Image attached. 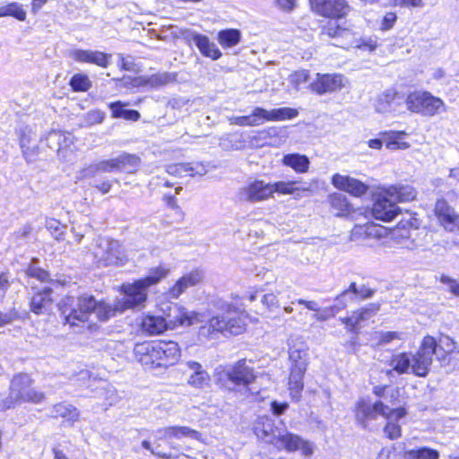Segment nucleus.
Segmentation results:
<instances>
[{
  "mask_svg": "<svg viewBox=\"0 0 459 459\" xmlns=\"http://www.w3.org/2000/svg\"><path fill=\"white\" fill-rule=\"evenodd\" d=\"M124 298L110 307L102 301H97L91 295H82L78 298L65 296L59 303V307L65 316V323L71 326L84 323L91 313H95L99 319L107 320L116 311L124 312L129 308H143L148 298V288L139 279L132 283L121 286Z\"/></svg>",
  "mask_w": 459,
  "mask_h": 459,
  "instance_id": "1",
  "label": "nucleus"
},
{
  "mask_svg": "<svg viewBox=\"0 0 459 459\" xmlns=\"http://www.w3.org/2000/svg\"><path fill=\"white\" fill-rule=\"evenodd\" d=\"M288 389L293 400L299 401L304 387V376L309 364L307 348L302 342L294 344L289 351Z\"/></svg>",
  "mask_w": 459,
  "mask_h": 459,
  "instance_id": "2",
  "label": "nucleus"
},
{
  "mask_svg": "<svg viewBox=\"0 0 459 459\" xmlns=\"http://www.w3.org/2000/svg\"><path fill=\"white\" fill-rule=\"evenodd\" d=\"M246 316L243 313H238L236 307L227 305L225 314L217 315L208 319L204 325H202L200 332L221 333L223 334H240L246 331Z\"/></svg>",
  "mask_w": 459,
  "mask_h": 459,
  "instance_id": "3",
  "label": "nucleus"
},
{
  "mask_svg": "<svg viewBox=\"0 0 459 459\" xmlns=\"http://www.w3.org/2000/svg\"><path fill=\"white\" fill-rule=\"evenodd\" d=\"M33 383L34 381L29 374L15 375L11 381L6 408L21 403H42L46 398L45 394L35 389Z\"/></svg>",
  "mask_w": 459,
  "mask_h": 459,
  "instance_id": "4",
  "label": "nucleus"
},
{
  "mask_svg": "<svg viewBox=\"0 0 459 459\" xmlns=\"http://www.w3.org/2000/svg\"><path fill=\"white\" fill-rule=\"evenodd\" d=\"M407 109L425 117H434L446 111L445 102L427 91H413L405 98Z\"/></svg>",
  "mask_w": 459,
  "mask_h": 459,
  "instance_id": "5",
  "label": "nucleus"
},
{
  "mask_svg": "<svg viewBox=\"0 0 459 459\" xmlns=\"http://www.w3.org/2000/svg\"><path fill=\"white\" fill-rule=\"evenodd\" d=\"M95 263L99 265H118L126 260V255L117 240L100 238L92 249Z\"/></svg>",
  "mask_w": 459,
  "mask_h": 459,
  "instance_id": "6",
  "label": "nucleus"
},
{
  "mask_svg": "<svg viewBox=\"0 0 459 459\" xmlns=\"http://www.w3.org/2000/svg\"><path fill=\"white\" fill-rule=\"evenodd\" d=\"M435 338L427 335L421 341L419 351L411 354V373L418 377H426L432 364V356L435 351Z\"/></svg>",
  "mask_w": 459,
  "mask_h": 459,
  "instance_id": "7",
  "label": "nucleus"
},
{
  "mask_svg": "<svg viewBox=\"0 0 459 459\" xmlns=\"http://www.w3.org/2000/svg\"><path fill=\"white\" fill-rule=\"evenodd\" d=\"M273 446L279 450H286L290 453L299 450L307 457L311 456L315 451V445L311 441L287 430L278 431Z\"/></svg>",
  "mask_w": 459,
  "mask_h": 459,
  "instance_id": "8",
  "label": "nucleus"
},
{
  "mask_svg": "<svg viewBox=\"0 0 459 459\" xmlns=\"http://www.w3.org/2000/svg\"><path fill=\"white\" fill-rule=\"evenodd\" d=\"M240 202L256 204L271 199L269 182L262 179L248 181L237 193Z\"/></svg>",
  "mask_w": 459,
  "mask_h": 459,
  "instance_id": "9",
  "label": "nucleus"
},
{
  "mask_svg": "<svg viewBox=\"0 0 459 459\" xmlns=\"http://www.w3.org/2000/svg\"><path fill=\"white\" fill-rule=\"evenodd\" d=\"M436 359L444 367H459V346L449 336L442 335L437 341L435 339Z\"/></svg>",
  "mask_w": 459,
  "mask_h": 459,
  "instance_id": "10",
  "label": "nucleus"
},
{
  "mask_svg": "<svg viewBox=\"0 0 459 459\" xmlns=\"http://www.w3.org/2000/svg\"><path fill=\"white\" fill-rule=\"evenodd\" d=\"M399 208L385 188L380 189L374 195L371 213L376 220L389 221L398 214Z\"/></svg>",
  "mask_w": 459,
  "mask_h": 459,
  "instance_id": "11",
  "label": "nucleus"
},
{
  "mask_svg": "<svg viewBox=\"0 0 459 459\" xmlns=\"http://www.w3.org/2000/svg\"><path fill=\"white\" fill-rule=\"evenodd\" d=\"M348 82V79L341 74H316L308 88L311 91L323 95L341 91Z\"/></svg>",
  "mask_w": 459,
  "mask_h": 459,
  "instance_id": "12",
  "label": "nucleus"
},
{
  "mask_svg": "<svg viewBox=\"0 0 459 459\" xmlns=\"http://www.w3.org/2000/svg\"><path fill=\"white\" fill-rule=\"evenodd\" d=\"M413 221H415V219L411 218L406 222L400 221L396 228L388 230L385 239V247L390 248L399 247L411 248L413 247V241L411 240V230L407 225L412 227Z\"/></svg>",
  "mask_w": 459,
  "mask_h": 459,
  "instance_id": "13",
  "label": "nucleus"
},
{
  "mask_svg": "<svg viewBox=\"0 0 459 459\" xmlns=\"http://www.w3.org/2000/svg\"><path fill=\"white\" fill-rule=\"evenodd\" d=\"M434 214L440 225L447 231L459 230V213L444 198L437 200L434 206Z\"/></svg>",
  "mask_w": 459,
  "mask_h": 459,
  "instance_id": "14",
  "label": "nucleus"
},
{
  "mask_svg": "<svg viewBox=\"0 0 459 459\" xmlns=\"http://www.w3.org/2000/svg\"><path fill=\"white\" fill-rule=\"evenodd\" d=\"M311 6L317 13L333 19L342 18L350 11L345 0H309Z\"/></svg>",
  "mask_w": 459,
  "mask_h": 459,
  "instance_id": "15",
  "label": "nucleus"
},
{
  "mask_svg": "<svg viewBox=\"0 0 459 459\" xmlns=\"http://www.w3.org/2000/svg\"><path fill=\"white\" fill-rule=\"evenodd\" d=\"M157 368H167L176 364L180 357L181 351L176 342L156 341Z\"/></svg>",
  "mask_w": 459,
  "mask_h": 459,
  "instance_id": "16",
  "label": "nucleus"
},
{
  "mask_svg": "<svg viewBox=\"0 0 459 459\" xmlns=\"http://www.w3.org/2000/svg\"><path fill=\"white\" fill-rule=\"evenodd\" d=\"M154 445L159 446L161 440L169 441L172 438L181 439L183 437L200 438V433L187 426H170L160 428L152 432Z\"/></svg>",
  "mask_w": 459,
  "mask_h": 459,
  "instance_id": "17",
  "label": "nucleus"
},
{
  "mask_svg": "<svg viewBox=\"0 0 459 459\" xmlns=\"http://www.w3.org/2000/svg\"><path fill=\"white\" fill-rule=\"evenodd\" d=\"M331 183L335 188L356 197L364 195L368 190V186L363 182L340 173L333 175Z\"/></svg>",
  "mask_w": 459,
  "mask_h": 459,
  "instance_id": "18",
  "label": "nucleus"
},
{
  "mask_svg": "<svg viewBox=\"0 0 459 459\" xmlns=\"http://www.w3.org/2000/svg\"><path fill=\"white\" fill-rule=\"evenodd\" d=\"M177 81L176 73L163 72L152 74L149 77H124L123 82L126 85L133 87L150 86L161 87L172 83Z\"/></svg>",
  "mask_w": 459,
  "mask_h": 459,
  "instance_id": "19",
  "label": "nucleus"
},
{
  "mask_svg": "<svg viewBox=\"0 0 459 459\" xmlns=\"http://www.w3.org/2000/svg\"><path fill=\"white\" fill-rule=\"evenodd\" d=\"M226 377L236 385H248L255 379L254 369L245 359H240L223 370Z\"/></svg>",
  "mask_w": 459,
  "mask_h": 459,
  "instance_id": "20",
  "label": "nucleus"
},
{
  "mask_svg": "<svg viewBox=\"0 0 459 459\" xmlns=\"http://www.w3.org/2000/svg\"><path fill=\"white\" fill-rule=\"evenodd\" d=\"M135 359L144 367L157 368L156 341L136 343L134 348Z\"/></svg>",
  "mask_w": 459,
  "mask_h": 459,
  "instance_id": "21",
  "label": "nucleus"
},
{
  "mask_svg": "<svg viewBox=\"0 0 459 459\" xmlns=\"http://www.w3.org/2000/svg\"><path fill=\"white\" fill-rule=\"evenodd\" d=\"M204 279V273L199 271H192L181 278H179L175 284L170 287L167 292L169 299H178L188 288L195 286L200 283Z\"/></svg>",
  "mask_w": 459,
  "mask_h": 459,
  "instance_id": "22",
  "label": "nucleus"
},
{
  "mask_svg": "<svg viewBox=\"0 0 459 459\" xmlns=\"http://www.w3.org/2000/svg\"><path fill=\"white\" fill-rule=\"evenodd\" d=\"M207 311L198 312L188 310L183 307H178V315L170 321L172 327L191 326L196 324L204 323L208 318Z\"/></svg>",
  "mask_w": 459,
  "mask_h": 459,
  "instance_id": "23",
  "label": "nucleus"
},
{
  "mask_svg": "<svg viewBox=\"0 0 459 459\" xmlns=\"http://www.w3.org/2000/svg\"><path fill=\"white\" fill-rule=\"evenodd\" d=\"M52 291L49 288L35 293L30 300V310L36 315H45L52 311L54 300L51 297Z\"/></svg>",
  "mask_w": 459,
  "mask_h": 459,
  "instance_id": "24",
  "label": "nucleus"
},
{
  "mask_svg": "<svg viewBox=\"0 0 459 459\" xmlns=\"http://www.w3.org/2000/svg\"><path fill=\"white\" fill-rule=\"evenodd\" d=\"M186 366L191 371L187 377L189 385L195 389H204L209 386L210 376L200 363L189 360L186 363Z\"/></svg>",
  "mask_w": 459,
  "mask_h": 459,
  "instance_id": "25",
  "label": "nucleus"
},
{
  "mask_svg": "<svg viewBox=\"0 0 459 459\" xmlns=\"http://www.w3.org/2000/svg\"><path fill=\"white\" fill-rule=\"evenodd\" d=\"M256 437L267 443L273 445L278 432L274 421L267 416L259 417L254 426Z\"/></svg>",
  "mask_w": 459,
  "mask_h": 459,
  "instance_id": "26",
  "label": "nucleus"
},
{
  "mask_svg": "<svg viewBox=\"0 0 459 459\" xmlns=\"http://www.w3.org/2000/svg\"><path fill=\"white\" fill-rule=\"evenodd\" d=\"M71 56L80 63H89L100 67H107L111 56L100 51L76 49L73 51Z\"/></svg>",
  "mask_w": 459,
  "mask_h": 459,
  "instance_id": "27",
  "label": "nucleus"
},
{
  "mask_svg": "<svg viewBox=\"0 0 459 459\" xmlns=\"http://www.w3.org/2000/svg\"><path fill=\"white\" fill-rule=\"evenodd\" d=\"M407 414L404 408L394 409L389 411L387 416V422L384 428L385 435L391 440L397 439L402 435V428L398 420L403 419Z\"/></svg>",
  "mask_w": 459,
  "mask_h": 459,
  "instance_id": "28",
  "label": "nucleus"
},
{
  "mask_svg": "<svg viewBox=\"0 0 459 459\" xmlns=\"http://www.w3.org/2000/svg\"><path fill=\"white\" fill-rule=\"evenodd\" d=\"M261 114L264 124V122L293 119L299 116V110L289 107L273 108L270 110L261 108Z\"/></svg>",
  "mask_w": 459,
  "mask_h": 459,
  "instance_id": "29",
  "label": "nucleus"
},
{
  "mask_svg": "<svg viewBox=\"0 0 459 459\" xmlns=\"http://www.w3.org/2000/svg\"><path fill=\"white\" fill-rule=\"evenodd\" d=\"M377 307H363L357 311H354L351 316L347 317H342L340 320L342 324L346 325L350 331H356L357 329L361 327V324L367 320H368L371 316L375 315Z\"/></svg>",
  "mask_w": 459,
  "mask_h": 459,
  "instance_id": "30",
  "label": "nucleus"
},
{
  "mask_svg": "<svg viewBox=\"0 0 459 459\" xmlns=\"http://www.w3.org/2000/svg\"><path fill=\"white\" fill-rule=\"evenodd\" d=\"M168 327L169 324L166 319L160 316L145 315L141 322L142 331L150 335L160 334Z\"/></svg>",
  "mask_w": 459,
  "mask_h": 459,
  "instance_id": "31",
  "label": "nucleus"
},
{
  "mask_svg": "<svg viewBox=\"0 0 459 459\" xmlns=\"http://www.w3.org/2000/svg\"><path fill=\"white\" fill-rule=\"evenodd\" d=\"M331 211L338 217H345L353 212V207L348 198L340 193L328 195Z\"/></svg>",
  "mask_w": 459,
  "mask_h": 459,
  "instance_id": "32",
  "label": "nucleus"
},
{
  "mask_svg": "<svg viewBox=\"0 0 459 459\" xmlns=\"http://www.w3.org/2000/svg\"><path fill=\"white\" fill-rule=\"evenodd\" d=\"M281 164L298 174H304L309 169L310 160L308 157L303 154L288 153L283 155Z\"/></svg>",
  "mask_w": 459,
  "mask_h": 459,
  "instance_id": "33",
  "label": "nucleus"
},
{
  "mask_svg": "<svg viewBox=\"0 0 459 459\" xmlns=\"http://www.w3.org/2000/svg\"><path fill=\"white\" fill-rule=\"evenodd\" d=\"M298 181L294 180H280L275 182H269L271 199L274 198V195H293L299 191H308V187L297 186Z\"/></svg>",
  "mask_w": 459,
  "mask_h": 459,
  "instance_id": "34",
  "label": "nucleus"
},
{
  "mask_svg": "<svg viewBox=\"0 0 459 459\" xmlns=\"http://www.w3.org/2000/svg\"><path fill=\"white\" fill-rule=\"evenodd\" d=\"M193 41L200 50V52L212 60H217L221 56V52L217 48L216 44L210 41L208 37L201 34H195Z\"/></svg>",
  "mask_w": 459,
  "mask_h": 459,
  "instance_id": "35",
  "label": "nucleus"
},
{
  "mask_svg": "<svg viewBox=\"0 0 459 459\" xmlns=\"http://www.w3.org/2000/svg\"><path fill=\"white\" fill-rule=\"evenodd\" d=\"M387 194L392 197V199L397 204L398 202H410L416 198L417 193L416 190L411 186H390L385 187Z\"/></svg>",
  "mask_w": 459,
  "mask_h": 459,
  "instance_id": "36",
  "label": "nucleus"
},
{
  "mask_svg": "<svg viewBox=\"0 0 459 459\" xmlns=\"http://www.w3.org/2000/svg\"><path fill=\"white\" fill-rule=\"evenodd\" d=\"M52 414L55 418H62L73 425L79 420L80 412L72 404L66 403H59L53 406Z\"/></svg>",
  "mask_w": 459,
  "mask_h": 459,
  "instance_id": "37",
  "label": "nucleus"
},
{
  "mask_svg": "<svg viewBox=\"0 0 459 459\" xmlns=\"http://www.w3.org/2000/svg\"><path fill=\"white\" fill-rule=\"evenodd\" d=\"M230 125L238 126H259L263 125L261 107H256L248 116H233L228 118Z\"/></svg>",
  "mask_w": 459,
  "mask_h": 459,
  "instance_id": "38",
  "label": "nucleus"
},
{
  "mask_svg": "<svg viewBox=\"0 0 459 459\" xmlns=\"http://www.w3.org/2000/svg\"><path fill=\"white\" fill-rule=\"evenodd\" d=\"M170 273L169 267L160 264L159 266L151 268L149 270L148 274L141 278L140 280L144 283V285L149 289L153 285H157L163 279L167 278Z\"/></svg>",
  "mask_w": 459,
  "mask_h": 459,
  "instance_id": "39",
  "label": "nucleus"
},
{
  "mask_svg": "<svg viewBox=\"0 0 459 459\" xmlns=\"http://www.w3.org/2000/svg\"><path fill=\"white\" fill-rule=\"evenodd\" d=\"M293 304H298L304 306L307 309L316 312L314 315V318L317 321H325L330 317L334 316L335 309H331V307L325 308L324 313H319L320 307L316 301L315 300H306L303 299H296L292 302Z\"/></svg>",
  "mask_w": 459,
  "mask_h": 459,
  "instance_id": "40",
  "label": "nucleus"
},
{
  "mask_svg": "<svg viewBox=\"0 0 459 459\" xmlns=\"http://www.w3.org/2000/svg\"><path fill=\"white\" fill-rule=\"evenodd\" d=\"M411 354L402 352L392 357L389 366L398 374H406L411 373Z\"/></svg>",
  "mask_w": 459,
  "mask_h": 459,
  "instance_id": "41",
  "label": "nucleus"
},
{
  "mask_svg": "<svg viewBox=\"0 0 459 459\" xmlns=\"http://www.w3.org/2000/svg\"><path fill=\"white\" fill-rule=\"evenodd\" d=\"M218 42L223 48H232L241 39V32L237 29L222 30L218 33Z\"/></svg>",
  "mask_w": 459,
  "mask_h": 459,
  "instance_id": "42",
  "label": "nucleus"
},
{
  "mask_svg": "<svg viewBox=\"0 0 459 459\" xmlns=\"http://www.w3.org/2000/svg\"><path fill=\"white\" fill-rule=\"evenodd\" d=\"M125 105L120 101L111 102L109 108L112 112V117L115 118H124L126 120L137 121L140 118V114L136 110L126 109Z\"/></svg>",
  "mask_w": 459,
  "mask_h": 459,
  "instance_id": "43",
  "label": "nucleus"
},
{
  "mask_svg": "<svg viewBox=\"0 0 459 459\" xmlns=\"http://www.w3.org/2000/svg\"><path fill=\"white\" fill-rule=\"evenodd\" d=\"M395 97L396 92L392 90L385 91L379 94L374 103L376 111L382 114L389 112Z\"/></svg>",
  "mask_w": 459,
  "mask_h": 459,
  "instance_id": "44",
  "label": "nucleus"
},
{
  "mask_svg": "<svg viewBox=\"0 0 459 459\" xmlns=\"http://www.w3.org/2000/svg\"><path fill=\"white\" fill-rule=\"evenodd\" d=\"M6 16H11L18 21L24 22L27 17V13L21 4L13 2L0 6V18Z\"/></svg>",
  "mask_w": 459,
  "mask_h": 459,
  "instance_id": "45",
  "label": "nucleus"
},
{
  "mask_svg": "<svg viewBox=\"0 0 459 459\" xmlns=\"http://www.w3.org/2000/svg\"><path fill=\"white\" fill-rule=\"evenodd\" d=\"M359 230H363L366 238L378 239L381 241L380 245L385 247V239L388 233V229L376 224H366L363 227H359Z\"/></svg>",
  "mask_w": 459,
  "mask_h": 459,
  "instance_id": "46",
  "label": "nucleus"
},
{
  "mask_svg": "<svg viewBox=\"0 0 459 459\" xmlns=\"http://www.w3.org/2000/svg\"><path fill=\"white\" fill-rule=\"evenodd\" d=\"M407 134L404 131L391 132L386 134L387 140L385 147L390 151L395 150H406L410 147V144L403 140V136Z\"/></svg>",
  "mask_w": 459,
  "mask_h": 459,
  "instance_id": "47",
  "label": "nucleus"
},
{
  "mask_svg": "<svg viewBox=\"0 0 459 459\" xmlns=\"http://www.w3.org/2000/svg\"><path fill=\"white\" fill-rule=\"evenodd\" d=\"M404 459H438L439 453L429 447L411 449L404 452Z\"/></svg>",
  "mask_w": 459,
  "mask_h": 459,
  "instance_id": "48",
  "label": "nucleus"
},
{
  "mask_svg": "<svg viewBox=\"0 0 459 459\" xmlns=\"http://www.w3.org/2000/svg\"><path fill=\"white\" fill-rule=\"evenodd\" d=\"M115 170H120L117 157L111 160H106L99 161L98 163L90 166L87 169V174H94L96 172H112Z\"/></svg>",
  "mask_w": 459,
  "mask_h": 459,
  "instance_id": "49",
  "label": "nucleus"
},
{
  "mask_svg": "<svg viewBox=\"0 0 459 459\" xmlns=\"http://www.w3.org/2000/svg\"><path fill=\"white\" fill-rule=\"evenodd\" d=\"M357 420L365 425L367 420L375 419L374 403L369 404L364 401L359 402L356 411Z\"/></svg>",
  "mask_w": 459,
  "mask_h": 459,
  "instance_id": "50",
  "label": "nucleus"
},
{
  "mask_svg": "<svg viewBox=\"0 0 459 459\" xmlns=\"http://www.w3.org/2000/svg\"><path fill=\"white\" fill-rule=\"evenodd\" d=\"M70 85L74 91H86L91 88V82L86 74H76L72 77Z\"/></svg>",
  "mask_w": 459,
  "mask_h": 459,
  "instance_id": "51",
  "label": "nucleus"
},
{
  "mask_svg": "<svg viewBox=\"0 0 459 459\" xmlns=\"http://www.w3.org/2000/svg\"><path fill=\"white\" fill-rule=\"evenodd\" d=\"M120 169H135L140 164V159L136 155L124 153L117 157Z\"/></svg>",
  "mask_w": 459,
  "mask_h": 459,
  "instance_id": "52",
  "label": "nucleus"
},
{
  "mask_svg": "<svg viewBox=\"0 0 459 459\" xmlns=\"http://www.w3.org/2000/svg\"><path fill=\"white\" fill-rule=\"evenodd\" d=\"M322 33L330 38L342 37L347 33V30L342 28L335 21H330L322 29Z\"/></svg>",
  "mask_w": 459,
  "mask_h": 459,
  "instance_id": "53",
  "label": "nucleus"
},
{
  "mask_svg": "<svg viewBox=\"0 0 459 459\" xmlns=\"http://www.w3.org/2000/svg\"><path fill=\"white\" fill-rule=\"evenodd\" d=\"M308 78L309 72L307 70H299L290 75V82L299 91L300 85L307 82Z\"/></svg>",
  "mask_w": 459,
  "mask_h": 459,
  "instance_id": "54",
  "label": "nucleus"
},
{
  "mask_svg": "<svg viewBox=\"0 0 459 459\" xmlns=\"http://www.w3.org/2000/svg\"><path fill=\"white\" fill-rule=\"evenodd\" d=\"M377 337L379 339V343H388L394 340H402L403 334L402 332H376Z\"/></svg>",
  "mask_w": 459,
  "mask_h": 459,
  "instance_id": "55",
  "label": "nucleus"
},
{
  "mask_svg": "<svg viewBox=\"0 0 459 459\" xmlns=\"http://www.w3.org/2000/svg\"><path fill=\"white\" fill-rule=\"evenodd\" d=\"M105 114L100 110H92L85 115L84 121L88 126L99 125L103 122Z\"/></svg>",
  "mask_w": 459,
  "mask_h": 459,
  "instance_id": "56",
  "label": "nucleus"
},
{
  "mask_svg": "<svg viewBox=\"0 0 459 459\" xmlns=\"http://www.w3.org/2000/svg\"><path fill=\"white\" fill-rule=\"evenodd\" d=\"M262 303L270 311L280 307L278 296L273 292L264 294L262 298Z\"/></svg>",
  "mask_w": 459,
  "mask_h": 459,
  "instance_id": "57",
  "label": "nucleus"
},
{
  "mask_svg": "<svg viewBox=\"0 0 459 459\" xmlns=\"http://www.w3.org/2000/svg\"><path fill=\"white\" fill-rule=\"evenodd\" d=\"M190 169V163H179L169 165L167 169V172L176 177L186 176L187 169Z\"/></svg>",
  "mask_w": 459,
  "mask_h": 459,
  "instance_id": "58",
  "label": "nucleus"
},
{
  "mask_svg": "<svg viewBox=\"0 0 459 459\" xmlns=\"http://www.w3.org/2000/svg\"><path fill=\"white\" fill-rule=\"evenodd\" d=\"M46 227L56 239L63 236V226L59 221L54 219L47 220Z\"/></svg>",
  "mask_w": 459,
  "mask_h": 459,
  "instance_id": "59",
  "label": "nucleus"
},
{
  "mask_svg": "<svg viewBox=\"0 0 459 459\" xmlns=\"http://www.w3.org/2000/svg\"><path fill=\"white\" fill-rule=\"evenodd\" d=\"M392 4L400 8H422L423 0H393Z\"/></svg>",
  "mask_w": 459,
  "mask_h": 459,
  "instance_id": "60",
  "label": "nucleus"
},
{
  "mask_svg": "<svg viewBox=\"0 0 459 459\" xmlns=\"http://www.w3.org/2000/svg\"><path fill=\"white\" fill-rule=\"evenodd\" d=\"M357 48H368L369 51H374L377 48V40L376 38L365 37L359 39L355 46Z\"/></svg>",
  "mask_w": 459,
  "mask_h": 459,
  "instance_id": "61",
  "label": "nucleus"
},
{
  "mask_svg": "<svg viewBox=\"0 0 459 459\" xmlns=\"http://www.w3.org/2000/svg\"><path fill=\"white\" fill-rule=\"evenodd\" d=\"M397 20V15L394 12L386 13L381 20L380 30H391Z\"/></svg>",
  "mask_w": 459,
  "mask_h": 459,
  "instance_id": "62",
  "label": "nucleus"
},
{
  "mask_svg": "<svg viewBox=\"0 0 459 459\" xmlns=\"http://www.w3.org/2000/svg\"><path fill=\"white\" fill-rule=\"evenodd\" d=\"M27 273L29 276L34 277L41 281H47L49 279V274L47 271L35 265H30L27 270Z\"/></svg>",
  "mask_w": 459,
  "mask_h": 459,
  "instance_id": "63",
  "label": "nucleus"
},
{
  "mask_svg": "<svg viewBox=\"0 0 459 459\" xmlns=\"http://www.w3.org/2000/svg\"><path fill=\"white\" fill-rule=\"evenodd\" d=\"M440 281L441 282L447 285L448 290L451 293L459 297V282L457 281L451 279L448 276H442Z\"/></svg>",
  "mask_w": 459,
  "mask_h": 459,
  "instance_id": "64",
  "label": "nucleus"
}]
</instances>
